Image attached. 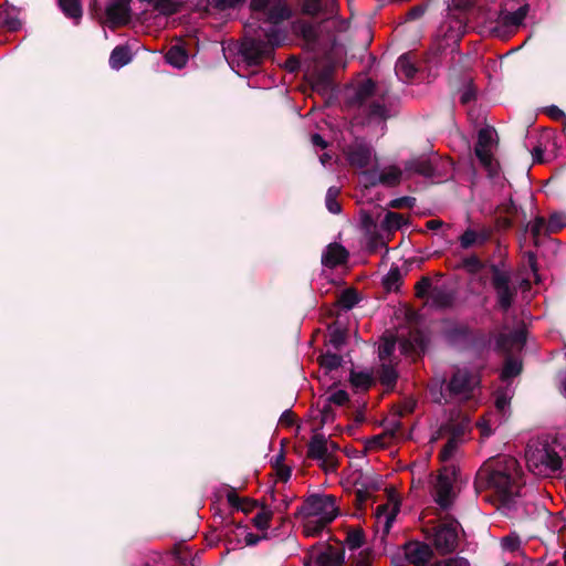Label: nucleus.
<instances>
[{
	"label": "nucleus",
	"mask_w": 566,
	"mask_h": 566,
	"mask_svg": "<svg viewBox=\"0 0 566 566\" xmlns=\"http://www.w3.org/2000/svg\"><path fill=\"white\" fill-rule=\"evenodd\" d=\"M250 7L256 20L272 25L270 28L259 27L268 42L247 36L240 45L239 52L242 60L249 66H252L270 55L273 46L281 43L275 25L289 19L291 10L287 8L285 0H252Z\"/></svg>",
	"instance_id": "nucleus-1"
},
{
	"label": "nucleus",
	"mask_w": 566,
	"mask_h": 566,
	"mask_svg": "<svg viewBox=\"0 0 566 566\" xmlns=\"http://www.w3.org/2000/svg\"><path fill=\"white\" fill-rule=\"evenodd\" d=\"M522 475L515 458L500 454L486 460L478 470L474 490L476 493L493 490L503 505H510L514 497L521 495Z\"/></svg>",
	"instance_id": "nucleus-2"
},
{
	"label": "nucleus",
	"mask_w": 566,
	"mask_h": 566,
	"mask_svg": "<svg viewBox=\"0 0 566 566\" xmlns=\"http://www.w3.org/2000/svg\"><path fill=\"white\" fill-rule=\"evenodd\" d=\"M460 533L464 531L457 518L446 516L433 526L423 528L426 539L441 556L453 554L460 544Z\"/></svg>",
	"instance_id": "nucleus-3"
},
{
	"label": "nucleus",
	"mask_w": 566,
	"mask_h": 566,
	"mask_svg": "<svg viewBox=\"0 0 566 566\" xmlns=\"http://www.w3.org/2000/svg\"><path fill=\"white\" fill-rule=\"evenodd\" d=\"M338 514L336 496L332 494H312L297 507L294 515L295 517H317L325 520V523H332Z\"/></svg>",
	"instance_id": "nucleus-4"
},
{
	"label": "nucleus",
	"mask_w": 566,
	"mask_h": 566,
	"mask_svg": "<svg viewBox=\"0 0 566 566\" xmlns=\"http://www.w3.org/2000/svg\"><path fill=\"white\" fill-rule=\"evenodd\" d=\"M448 343L459 350L481 354L488 348L489 340L483 332L473 331L468 325H454L444 333Z\"/></svg>",
	"instance_id": "nucleus-5"
},
{
	"label": "nucleus",
	"mask_w": 566,
	"mask_h": 566,
	"mask_svg": "<svg viewBox=\"0 0 566 566\" xmlns=\"http://www.w3.org/2000/svg\"><path fill=\"white\" fill-rule=\"evenodd\" d=\"M335 543L336 545L329 543L312 545L303 559V566H313V563L316 566H343L345 564L344 543L337 539Z\"/></svg>",
	"instance_id": "nucleus-6"
},
{
	"label": "nucleus",
	"mask_w": 566,
	"mask_h": 566,
	"mask_svg": "<svg viewBox=\"0 0 566 566\" xmlns=\"http://www.w3.org/2000/svg\"><path fill=\"white\" fill-rule=\"evenodd\" d=\"M501 264H490L492 274L491 284L496 293V304L503 312H507L517 296V287L512 284L510 271L503 270Z\"/></svg>",
	"instance_id": "nucleus-7"
},
{
	"label": "nucleus",
	"mask_w": 566,
	"mask_h": 566,
	"mask_svg": "<svg viewBox=\"0 0 566 566\" xmlns=\"http://www.w3.org/2000/svg\"><path fill=\"white\" fill-rule=\"evenodd\" d=\"M497 145L496 130L491 125H484L478 130L474 154L480 164L491 169L493 166V148Z\"/></svg>",
	"instance_id": "nucleus-8"
},
{
	"label": "nucleus",
	"mask_w": 566,
	"mask_h": 566,
	"mask_svg": "<svg viewBox=\"0 0 566 566\" xmlns=\"http://www.w3.org/2000/svg\"><path fill=\"white\" fill-rule=\"evenodd\" d=\"M405 557L413 566H427L434 557L430 543L409 541L402 546Z\"/></svg>",
	"instance_id": "nucleus-9"
},
{
	"label": "nucleus",
	"mask_w": 566,
	"mask_h": 566,
	"mask_svg": "<svg viewBox=\"0 0 566 566\" xmlns=\"http://www.w3.org/2000/svg\"><path fill=\"white\" fill-rule=\"evenodd\" d=\"M434 491L438 505L443 510H448L452 504V479L447 468L439 472Z\"/></svg>",
	"instance_id": "nucleus-10"
},
{
	"label": "nucleus",
	"mask_w": 566,
	"mask_h": 566,
	"mask_svg": "<svg viewBox=\"0 0 566 566\" xmlns=\"http://www.w3.org/2000/svg\"><path fill=\"white\" fill-rule=\"evenodd\" d=\"M472 375L467 369H457L446 386L450 397L469 395L472 392Z\"/></svg>",
	"instance_id": "nucleus-11"
},
{
	"label": "nucleus",
	"mask_w": 566,
	"mask_h": 566,
	"mask_svg": "<svg viewBox=\"0 0 566 566\" xmlns=\"http://www.w3.org/2000/svg\"><path fill=\"white\" fill-rule=\"evenodd\" d=\"M349 252L344 245L337 242L329 243L322 254V264L328 269L347 263Z\"/></svg>",
	"instance_id": "nucleus-12"
},
{
	"label": "nucleus",
	"mask_w": 566,
	"mask_h": 566,
	"mask_svg": "<svg viewBox=\"0 0 566 566\" xmlns=\"http://www.w3.org/2000/svg\"><path fill=\"white\" fill-rule=\"evenodd\" d=\"M373 157V148L365 143H357L348 147L347 160L350 166L356 168H366L369 166Z\"/></svg>",
	"instance_id": "nucleus-13"
},
{
	"label": "nucleus",
	"mask_w": 566,
	"mask_h": 566,
	"mask_svg": "<svg viewBox=\"0 0 566 566\" xmlns=\"http://www.w3.org/2000/svg\"><path fill=\"white\" fill-rule=\"evenodd\" d=\"M526 343V331L524 328L514 329L507 334H500L496 339V349L510 354L515 347H523Z\"/></svg>",
	"instance_id": "nucleus-14"
},
{
	"label": "nucleus",
	"mask_w": 566,
	"mask_h": 566,
	"mask_svg": "<svg viewBox=\"0 0 566 566\" xmlns=\"http://www.w3.org/2000/svg\"><path fill=\"white\" fill-rule=\"evenodd\" d=\"M106 14L112 25L126 23L129 20V0H111Z\"/></svg>",
	"instance_id": "nucleus-15"
},
{
	"label": "nucleus",
	"mask_w": 566,
	"mask_h": 566,
	"mask_svg": "<svg viewBox=\"0 0 566 566\" xmlns=\"http://www.w3.org/2000/svg\"><path fill=\"white\" fill-rule=\"evenodd\" d=\"M313 432L314 434L307 444L306 455L311 460H321L329 453L328 439L323 433Z\"/></svg>",
	"instance_id": "nucleus-16"
},
{
	"label": "nucleus",
	"mask_w": 566,
	"mask_h": 566,
	"mask_svg": "<svg viewBox=\"0 0 566 566\" xmlns=\"http://www.w3.org/2000/svg\"><path fill=\"white\" fill-rule=\"evenodd\" d=\"M407 172H413L423 177H432L436 172V168L430 159L426 158H412L403 164Z\"/></svg>",
	"instance_id": "nucleus-17"
},
{
	"label": "nucleus",
	"mask_w": 566,
	"mask_h": 566,
	"mask_svg": "<svg viewBox=\"0 0 566 566\" xmlns=\"http://www.w3.org/2000/svg\"><path fill=\"white\" fill-rule=\"evenodd\" d=\"M538 461L544 464L552 472L559 471L563 465V460L559 454L548 444H545L541 450H537Z\"/></svg>",
	"instance_id": "nucleus-18"
},
{
	"label": "nucleus",
	"mask_w": 566,
	"mask_h": 566,
	"mask_svg": "<svg viewBox=\"0 0 566 566\" xmlns=\"http://www.w3.org/2000/svg\"><path fill=\"white\" fill-rule=\"evenodd\" d=\"M349 382L355 390L366 392L373 387L375 380L370 373L352 369L349 373Z\"/></svg>",
	"instance_id": "nucleus-19"
},
{
	"label": "nucleus",
	"mask_w": 566,
	"mask_h": 566,
	"mask_svg": "<svg viewBox=\"0 0 566 566\" xmlns=\"http://www.w3.org/2000/svg\"><path fill=\"white\" fill-rule=\"evenodd\" d=\"M395 72L399 80L407 82L413 78L417 69L409 56L402 55L396 62Z\"/></svg>",
	"instance_id": "nucleus-20"
},
{
	"label": "nucleus",
	"mask_w": 566,
	"mask_h": 566,
	"mask_svg": "<svg viewBox=\"0 0 566 566\" xmlns=\"http://www.w3.org/2000/svg\"><path fill=\"white\" fill-rule=\"evenodd\" d=\"M490 264L492 263L489 261H482L476 254H471L462 259L459 268L464 270L468 274L475 275L483 269H489ZM499 264L503 265L504 263L500 262Z\"/></svg>",
	"instance_id": "nucleus-21"
},
{
	"label": "nucleus",
	"mask_w": 566,
	"mask_h": 566,
	"mask_svg": "<svg viewBox=\"0 0 566 566\" xmlns=\"http://www.w3.org/2000/svg\"><path fill=\"white\" fill-rule=\"evenodd\" d=\"M523 370L522 360L507 355L504 360V365L501 371V379L503 381H509L514 377L518 376Z\"/></svg>",
	"instance_id": "nucleus-22"
},
{
	"label": "nucleus",
	"mask_w": 566,
	"mask_h": 566,
	"mask_svg": "<svg viewBox=\"0 0 566 566\" xmlns=\"http://www.w3.org/2000/svg\"><path fill=\"white\" fill-rule=\"evenodd\" d=\"M530 6L524 4L516 11L502 13L501 20L505 27L518 28L523 24L526 15L528 14Z\"/></svg>",
	"instance_id": "nucleus-23"
},
{
	"label": "nucleus",
	"mask_w": 566,
	"mask_h": 566,
	"mask_svg": "<svg viewBox=\"0 0 566 566\" xmlns=\"http://www.w3.org/2000/svg\"><path fill=\"white\" fill-rule=\"evenodd\" d=\"M430 297L432 300L433 305L441 310L451 307L455 300L454 294L452 292H449L440 287H433L430 293Z\"/></svg>",
	"instance_id": "nucleus-24"
},
{
	"label": "nucleus",
	"mask_w": 566,
	"mask_h": 566,
	"mask_svg": "<svg viewBox=\"0 0 566 566\" xmlns=\"http://www.w3.org/2000/svg\"><path fill=\"white\" fill-rule=\"evenodd\" d=\"M378 379L382 386L392 390L397 384L398 373L392 365L382 363L378 369Z\"/></svg>",
	"instance_id": "nucleus-25"
},
{
	"label": "nucleus",
	"mask_w": 566,
	"mask_h": 566,
	"mask_svg": "<svg viewBox=\"0 0 566 566\" xmlns=\"http://www.w3.org/2000/svg\"><path fill=\"white\" fill-rule=\"evenodd\" d=\"M406 224H408V219L401 213L388 211L381 221V229L387 232H392L401 229Z\"/></svg>",
	"instance_id": "nucleus-26"
},
{
	"label": "nucleus",
	"mask_w": 566,
	"mask_h": 566,
	"mask_svg": "<svg viewBox=\"0 0 566 566\" xmlns=\"http://www.w3.org/2000/svg\"><path fill=\"white\" fill-rule=\"evenodd\" d=\"M345 543L352 551L360 548L365 544L364 530L360 526H348L346 528Z\"/></svg>",
	"instance_id": "nucleus-27"
},
{
	"label": "nucleus",
	"mask_w": 566,
	"mask_h": 566,
	"mask_svg": "<svg viewBox=\"0 0 566 566\" xmlns=\"http://www.w3.org/2000/svg\"><path fill=\"white\" fill-rule=\"evenodd\" d=\"M166 61L171 66L181 69L188 61V54L186 53L185 49L179 45H175L167 52Z\"/></svg>",
	"instance_id": "nucleus-28"
},
{
	"label": "nucleus",
	"mask_w": 566,
	"mask_h": 566,
	"mask_svg": "<svg viewBox=\"0 0 566 566\" xmlns=\"http://www.w3.org/2000/svg\"><path fill=\"white\" fill-rule=\"evenodd\" d=\"M360 301L359 294L356 289H345L337 298V305L343 310H352Z\"/></svg>",
	"instance_id": "nucleus-29"
},
{
	"label": "nucleus",
	"mask_w": 566,
	"mask_h": 566,
	"mask_svg": "<svg viewBox=\"0 0 566 566\" xmlns=\"http://www.w3.org/2000/svg\"><path fill=\"white\" fill-rule=\"evenodd\" d=\"M130 61L129 50L123 46L115 48L109 56V65L114 70H118Z\"/></svg>",
	"instance_id": "nucleus-30"
},
{
	"label": "nucleus",
	"mask_w": 566,
	"mask_h": 566,
	"mask_svg": "<svg viewBox=\"0 0 566 566\" xmlns=\"http://www.w3.org/2000/svg\"><path fill=\"white\" fill-rule=\"evenodd\" d=\"M397 344V337L395 335H384L381 338V344L378 347V357L380 360H388L395 349Z\"/></svg>",
	"instance_id": "nucleus-31"
},
{
	"label": "nucleus",
	"mask_w": 566,
	"mask_h": 566,
	"mask_svg": "<svg viewBox=\"0 0 566 566\" xmlns=\"http://www.w3.org/2000/svg\"><path fill=\"white\" fill-rule=\"evenodd\" d=\"M388 510H389L388 503L380 504L376 509L377 517L386 515V522H385V526H384V532L386 534L389 533L390 527H391L394 521L396 520L397 514L399 513V503H396L394 509L390 512H388Z\"/></svg>",
	"instance_id": "nucleus-32"
},
{
	"label": "nucleus",
	"mask_w": 566,
	"mask_h": 566,
	"mask_svg": "<svg viewBox=\"0 0 566 566\" xmlns=\"http://www.w3.org/2000/svg\"><path fill=\"white\" fill-rule=\"evenodd\" d=\"M401 175V170L398 167L392 166L388 171H382L379 174L378 181L384 186L395 187L400 184Z\"/></svg>",
	"instance_id": "nucleus-33"
},
{
	"label": "nucleus",
	"mask_w": 566,
	"mask_h": 566,
	"mask_svg": "<svg viewBox=\"0 0 566 566\" xmlns=\"http://www.w3.org/2000/svg\"><path fill=\"white\" fill-rule=\"evenodd\" d=\"M329 339L328 343L336 349L339 350L347 340V332L335 325L328 326Z\"/></svg>",
	"instance_id": "nucleus-34"
},
{
	"label": "nucleus",
	"mask_w": 566,
	"mask_h": 566,
	"mask_svg": "<svg viewBox=\"0 0 566 566\" xmlns=\"http://www.w3.org/2000/svg\"><path fill=\"white\" fill-rule=\"evenodd\" d=\"M273 512L266 504L261 505V511L253 517V525L260 531H266L270 527Z\"/></svg>",
	"instance_id": "nucleus-35"
},
{
	"label": "nucleus",
	"mask_w": 566,
	"mask_h": 566,
	"mask_svg": "<svg viewBox=\"0 0 566 566\" xmlns=\"http://www.w3.org/2000/svg\"><path fill=\"white\" fill-rule=\"evenodd\" d=\"M59 4L66 17L75 20L82 17L80 0H59Z\"/></svg>",
	"instance_id": "nucleus-36"
},
{
	"label": "nucleus",
	"mask_w": 566,
	"mask_h": 566,
	"mask_svg": "<svg viewBox=\"0 0 566 566\" xmlns=\"http://www.w3.org/2000/svg\"><path fill=\"white\" fill-rule=\"evenodd\" d=\"M328 524L322 518L308 520L303 525V534L307 537H316Z\"/></svg>",
	"instance_id": "nucleus-37"
},
{
	"label": "nucleus",
	"mask_w": 566,
	"mask_h": 566,
	"mask_svg": "<svg viewBox=\"0 0 566 566\" xmlns=\"http://www.w3.org/2000/svg\"><path fill=\"white\" fill-rule=\"evenodd\" d=\"M343 357L336 353L327 352L326 354L321 355L319 365L326 370H335L342 366Z\"/></svg>",
	"instance_id": "nucleus-38"
},
{
	"label": "nucleus",
	"mask_w": 566,
	"mask_h": 566,
	"mask_svg": "<svg viewBox=\"0 0 566 566\" xmlns=\"http://www.w3.org/2000/svg\"><path fill=\"white\" fill-rule=\"evenodd\" d=\"M339 195V188L329 187L326 192L325 203L326 208L331 213L337 214L342 211V206L337 201V197Z\"/></svg>",
	"instance_id": "nucleus-39"
},
{
	"label": "nucleus",
	"mask_w": 566,
	"mask_h": 566,
	"mask_svg": "<svg viewBox=\"0 0 566 566\" xmlns=\"http://www.w3.org/2000/svg\"><path fill=\"white\" fill-rule=\"evenodd\" d=\"M566 227V216L560 212H554L547 220V234L557 233Z\"/></svg>",
	"instance_id": "nucleus-40"
},
{
	"label": "nucleus",
	"mask_w": 566,
	"mask_h": 566,
	"mask_svg": "<svg viewBox=\"0 0 566 566\" xmlns=\"http://www.w3.org/2000/svg\"><path fill=\"white\" fill-rule=\"evenodd\" d=\"M531 233L534 239V244L539 245V237L547 234V220L544 217H536L531 226Z\"/></svg>",
	"instance_id": "nucleus-41"
},
{
	"label": "nucleus",
	"mask_w": 566,
	"mask_h": 566,
	"mask_svg": "<svg viewBox=\"0 0 566 566\" xmlns=\"http://www.w3.org/2000/svg\"><path fill=\"white\" fill-rule=\"evenodd\" d=\"M402 282L400 269L398 266H391L389 272L382 279V284L387 290L398 287Z\"/></svg>",
	"instance_id": "nucleus-42"
},
{
	"label": "nucleus",
	"mask_w": 566,
	"mask_h": 566,
	"mask_svg": "<svg viewBox=\"0 0 566 566\" xmlns=\"http://www.w3.org/2000/svg\"><path fill=\"white\" fill-rule=\"evenodd\" d=\"M476 239H478V231L471 229V228H468L460 237H459V243H460V247L463 249V250H468V249H471L472 247L476 245L478 247V242H476Z\"/></svg>",
	"instance_id": "nucleus-43"
},
{
	"label": "nucleus",
	"mask_w": 566,
	"mask_h": 566,
	"mask_svg": "<svg viewBox=\"0 0 566 566\" xmlns=\"http://www.w3.org/2000/svg\"><path fill=\"white\" fill-rule=\"evenodd\" d=\"M399 345L401 353L409 355L416 350V346L423 347V339L420 335H417L413 339L402 338Z\"/></svg>",
	"instance_id": "nucleus-44"
},
{
	"label": "nucleus",
	"mask_w": 566,
	"mask_h": 566,
	"mask_svg": "<svg viewBox=\"0 0 566 566\" xmlns=\"http://www.w3.org/2000/svg\"><path fill=\"white\" fill-rule=\"evenodd\" d=\"M319 413H321L319 424L316 427H313L312 431H318L319 429H322L325 426V423L333 421L335 418L334 409L332 408V405L329 402H327L326 400H325L324 406L319 410Z\"/></svg>",
	"instance_id": "nucleus-45"
},
{
	"label": "nucleus",
	"mask_w": 566,
	"mask_h": 566,
	"mask_svg": "<svg viewBox=\"0 0 566 566\" xmlns=\"http://www.w3.org/2000/svg\"><path fill=\"white\" fill-rule=\"evenodd\" d=\"M441 432H446L450 434L449 439H455V441H459L461 437L465 432V426L461 423H446L440 428Z\"/></svg>",
	"instance_id": "nucleus-46"
},
{
	"label": "nucleus",
	"mask_w": 566,
	"mask_h": 566,
	"mask_svg": "<svg viewBox=\"0 0 566 566\" xmlns=\"http://www.w3.org/2000/svg\"><path fill=\"white\" fill-rule=\"evenodd\" d=\"M432 287V281L429 276H422L415 285L416 296L418 298H426L429 296V291Z\"/></svg>",
	"instance_id": "nucleus-47"
},
{
	"label": "nucleus",
	"mask_w": 566,
	"mask_h": 566,
	"mask_svg": "<svg viewBox=\"0 0 566 566\" xmlns=\"http://www.w3.org/2000/svg\"><path fill=\"white\" fill-rule=\"evenodd\" d=\"M301 9L304 14L316 15L322 11V2L321 0H303Z\"/></svg>",
	"instance_id": "nucleus-48"
},
{
	"label": "nucleus",
	"mask_w": 566,
	"mask_h": 566,
	"mask_svg": "<svg viewBox=\"0 0 566 566\" xmlns=\"http://www.w3.org/2000/svg\"><path fill=\"white\" fill-rule=\"evenodd\" d=\"M319 461H322L319 467L325 473L335 472L339 465L337 458L332 452H329L327 457H324Z\"/></svg>",
	"instance_id": "nucleus-49"
},
{
	"label": "nucleus",
	"mask_w": 566,
	"mask_h": 566,
	"mask_svg": "<svg viewBox=\"0 0 566 566\" xmlns=\"http://www.w3.org/2000/svg\"><path fill=\"white\" fill-rule=\"evenodd\" d=\"M0 25L7 28L10 31H17L21 28V21L17 17H12L9 13L0 14Z\"/></svg>",
	"instance_id": "nucleus-50"
},
{
	"label": "nucleus",
	"mask_w": 566,
	"mask_h": 566,
	"mask_svg": "<svg viewBox=\"0 0 566 566\" xmlns=\"http://www.w3.org/2000/svg\"><path fill=\"white\" fill-rule=\"evenodd\" d=\"M467 115L475 127L485 124L486 115L482 112V108H468Z\"/></svg>",
	"instance_id": "nucleus-51"
},
{
	"label": "nucleus",
	"mask_w": 566,
	"mask_h": 566,
	"mask_svg": "<svg viewBox=\"0 0 566 566\" xmlns=\"http://www.w3.org/2000/svg\"><path fill=\"white\" fill-rule=\"evenodd\" d=\"M331 405L334 403L336 406H344L349 402V395L345 390H337L331 394L326 399Z\"/></svg>",
	"instance_id": "nucleus-52"
},
{
	"label": "nucleus",
	"mask_w": 566,
	"mask_h": 566,
	"mask_svg": "<svg viewBox=\"0 0 566 566\" xmlns=\"http://www.w3.org/2000/svg\"><path fill=\"white\" fill-rule=\"evenodd\" d=\"M458 448V441L455 439H448L447 443L443 446L442 450L439 453V459L443 462L448 461L452 458L453 453Z\"/></svg>",
	"instance_id": "nucleus-53"
},
{
	"label": "nucleus",
	"mask_w": 566,
	"mask_h": 566,
	"mask_svg": "<svg viewBox=\"0 0 566 566\" xmlns=\"http://www.w3.org/2000/svg\"><path fill=\"white\" fill-rule=\"evenodd\" d=\"M416 205V198L405 196L400 198H396L389 202V207L394 209H401V208H413Z\"/></svg>",
	"instance_id": "nucleus-54"
},
{
	"label": "nucleus",
	"mask_w": 566,
	"mask_h": 566,
	"mask_svg": "<svg viewBox=\"0 0 566 566\" xmlns=\"http://www.w3.org/2000/svg\"><path fill=\"white\" fill-rule=\"evenodd\" d=\"M431 566H470V563L463 557H450L448 559L436 562Z\"/></svg>",
	"instance_id": "nucleus-55"
},
{
	"label": "nucleus",
	"mask_w": 566,
	"mask_h": 566,
	"mask_svg": "<svg viewBox=\"0 0 566 566\" xmlns=\"http://www.w3.org/2000/svg\"><path fill=\"white\" fill-rule=\"evenodd\" d=\"M227 501L231 505V507L241 511L243 497H240L233 488H230V490L228 491Z\"/></svg>",
	"instance_id": "nucleus-56"
},
{
	"label": "nucleus",
	"mask_w": 566,
	"mask_h": 566,
	"mask_svg": "<svg viewBox=\"0 0 566 566\" xmlns=\"http://www.w3.org/2000/svg\"><path fill=\"white\" fill-rule=\"evenodd\" d=\"M298 29L302 33V35L308 40V41H314L316 38H317V30L314 25L312 24H308V23H301L298 25Z\"/></svg>",
	"instance_id": "nucleus-57"
},
{
	"label": "nucleus",
	"mask_w": 566,
	"mask_h": 566,
	"mask_svg": "<svg viewBox=\"0 0 566 566\" xmlns=\"http://www.w3.org/2000/svg\"><path fill=\"white\" fill-rule=\"evenodd\" d=\"M542 111L553 120L563 122L564 124H566V115L563 108H542Z\"/></svg>",
	"instance_id": "nucleus-58"
},
{
	"label": "nucleus",
	"mask_w": 566,
	"mask_h": 566,
	"mask_svg": "<svg viewBox=\"0 0 566 566\" xmlns=\"http://www.w3.org/2000/svg\"><path fill=\"white\" fill-rule=\"evenodd\" d=\"M520 538L517 536H505L502 539V545L505 549L510 552H515L520 547Z\"/></svg>",
	"instance_id": "nucleus-59"
},
{
	"label": "nucleus",
	"mask_w": 566,
	"mask_h": 566,
	"mask_svg": "<svg viewBox=\"0 0 566 566\" xmlns=\"http://www.w3.org/2000/svg\"><path fill=\"white\" fill-rule=\"evenodd\" d=\"M373 90H374L373 82L369 80L365 81L364 83H361V85L359 86V88L356 93L357 98L363 102L365 96L371 94Z\"/></svg>",
	"instance_id": "nucleus-60"
},
{
	"label": "nucleus",
	"mask_w": 566,
	"mask_h": 566,
	"mask_svg": "<svg viewBox=\"0 0 566 566\" xmlns=\"http://www.w3.org/2000/svg\"><path fill=\"white\" fill-rule=\"evenodd\" d=\"M188 549L187 546L182 542L176 543L171 549V554L174 557L181 563H185L187 557L184 556V553Z\"/></svg>",
	"instance_id": "nucleus-61"
},
{
	"label": "nucleus",
	"mask_w": 566,
	"mask_h": 566,
	"mask_svg": "<svg viewBox=\"0 0 566 566\" xmlns=\"http://www.w3.org/2000/svg\"><path fill=\"white\" fill-rule=\"evenodd\" d=\"M370 493L367 490H357L355 493V500L354 503L357 506L358 510H361L366 503V501L369 499Z\"/></svg>",
	"instance_id": "nucleus-62"
},
{
	"label": "nucleus",
	"mask_w": 566,
	"mask_h": 566,
	"mask_svg": "<svg viewBox=\"0 0 566 566\" xmlns=\"http://www.w3.org/2000/svg\"><path fill=\"white\" fill-rule=\"evenodd\" d=\"M361 227L367 232H371V231L376 230L377 224H376V222H375V220H374L371 214L365 212L361 216Z\"/></svg>",
	"instance_id": "nucleus-63"
},
{
	"label": "nucleus",
	"mask_w": 566,
	"mask_h": 566,
	"mask_svg": "<svg viewBox=\"0 0 566 566\" xmlns=\"http://www.w3.org/2000/svg\"><path fill=\"white\" fill-rule=\"evenodd\" d=\"M274 469H275L277 478L282 482H287L290 480L291 474H292L291 467H289V465H281V467H277V468H274Z\"/></svg>",
	"instance_id": "nucleus-64"
}]
</instances>
